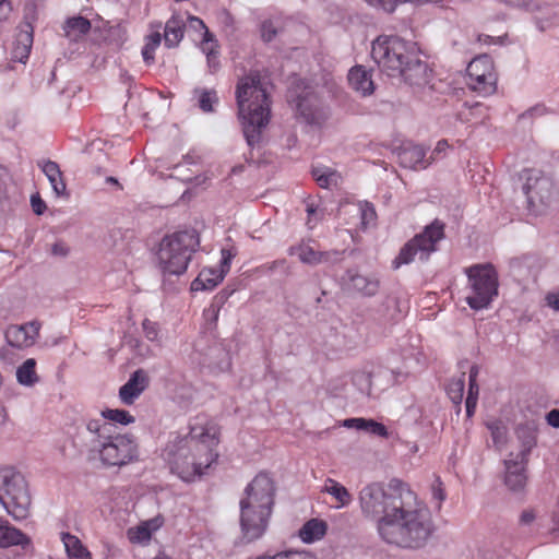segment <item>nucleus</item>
<instances>
[{"instance_id": "2eb2a0df", "label": "nucleus", "mask_w": 559, "mask_h": 559, "mask_svg": "<svg viewBox=\"0 0 559 559\" xmlns=\"http://www.w3.org/2000/svg\"><path fill=\"white\" fill-rule=\"evenodd\" d=\"M233 258L234 254L230 250L222 249L221 269H203L198 277L191 283V290H211L216 287L229 271Z\"/></svg>"}, {"instance_id": "39448f33", "label": "nucleus", "mask_w": 559, "mask_h": 559, "mask_svg": "<svg viewBox=\"0 0 559 559\" xmlns=\"http://www.w3.org/2000/svg\"><path fill=\"white\" fill-rule=\"evenodd\" d=\"M90 451L97 453L103 465L122 467L139 461V445L131 433H120L117 427L99 419L86 423Z\"/></svg>"}, {"instance_id": "dca6fc26", "label": "nucleus", "mask_w": 559, "mask_h": 559, "mask_svg": "<svg viewBox=\"0 0 559 559\" xmlns=\"http://www.w3.org/2000/svg\"><path fill=\"white\" fill-rule=\"evenodd\" d=\"M41 323L33 320L25 324H12L5 330V340L8 344L15 348H27L33 346L38 336Z\"/></svg>"}, {"instance_id": "0eeeda50", "label": "nucleus", "mask_w": 559, "mask_h": 559, "mask_svg": "<svg viewBox=\"0 0 559 559\" xmlns=\"http://www.w3.org/2000/svg\"><path fill=\"white\" fill-rule=\"evenodd\" d=\"M409 487L400 479H391L386 485L372 483L365 486L358 496L361 512L365 516L377 521L385 520L404 500Z\"/></svg>"}, {"instance_id": "ddd939ff", "label": "nucleus", "mask_w": 559, "mask_h": 559, "mask_svg": "<svg viewBox=\"0 0 559 559\" xmlns=\"http://www.w3.org/2000/svg\"><path fill=\"white\" fill-rule=\"evenodd\" d=\"M528 204L538 210L539 206L550 204L555 197V189L551 179L540 171L532 170L523 187Z\"/></svg>"}, {"instance_id": "6ab92c4d", "label": "nucleus", "mask_w": 559, "mask_h": 559, "mask_svg": "<svg viewBox=\"0 0 559 559\" xmlns=\"http://www.w3.org/2000/svg\"><path fill=\"white\" fill-rule=\"evenodd\" d=\"M527 459L518 457L514 453H510L504 460V484L511 491L519 492L524 489L527 481Z\"/></svg>"}, {"instance_id": "423d86ee", "label": "nucleus", "mask_w": 559, "mask_h": 559, "mask_svg": "<svg viewBox=\"0 0 559 559\" xmlns=\"http://www.w3.org/2000/svg\"><path fill=\"white\" fill-rule=\"evenodd\" d=\"M275 487L272 478L258 474L245 489L240 500V527L242 539L252 542L260 538L266 527L274 504Z\"/></svg>"}, {"instance_id": "c9c22d12", "label": "nucleus", "mask_w": 559, "mask_h": 559, "mask_svg": "<svg viewBox=\"0 0 559 559\" xmlns=\"http://www.w3.org/2000/svg\"><path fill=\"white\" fill-rule=\"evenodd\" d=\"M102 421L110 423L115 426V424H120L122 426H128L130 424H133L135 421V418L124 409H111L107 408L102 411Z\"/></svg>"}, {"instance_id": "4be33fe9", "label": "nucleus", "mask_w": 559, "mask_h": 559, "mask_svg": "<svg viewBox=\"0 0 559 559\" xmlns=\"http://www.w3.org/2000/svg\"><path fill=\"white\" fill-rule=\"evenodd\" d=\"M13 545L22 546L26 550V555L33 556L31 538L10 525L8 521L0 519V547L7 548Z\"/></svg>"}, {"instance_id": "e433bc0d", "label": "nucleus", "mask_w": 559, "mask_h": 559, "mask_svg": "<svg viewBox=\"0 0 559 559\" xmlns=\"http://www.w3.org/2000/svg\"><path fill=\"white\" fill-rule=\"evenodd\" d=\"M217 41L215 39L202 40L201 49L206 55L207 66L212 73L217 71L219 67Z\"/></svg>"}, {"instance_id": "72a5a7b5", "label": "nucleus", "mask_w": 559, "mask_h": 559, "mask_svg": "<svg viewBox=\"0 0 559 559\" xmlns=\"http://www.w3.org/2000/svg\"><path fill=\"white\" fill-rule=\"evenodd\" d=\"M17 382L25 386H32L39 381V377L36 373V360L34 358L26 359L16 369Z\"/></svg>"}, {"instance_id": "69168bd1", "label": "nucleus", "mask_w": 559, "mask_h": 559, "mask_svg": "<svg viewBox=\"0 0 559 559\" xmlns=\"http://www.w3.org/2000/svg\"><path fill=\"white\" fill-rule=\"evenodd\" d=\"M440 0H417L416 2H439Z\"/></svg>"}, {"instance_id": "c756f323", "label": "nucleus", "mask_w": 559, "mask_h": 559, "mask_svg": "<svg viewBox=\"0 0 559 559\" xmlns=\"http://www.w3.org/2000/svg\"><path fill=\"white\" fill-rule=\"evenodd\" d=\"M151 33L145 37V45L142 49V56L145 61V63L151 64L154 62V53L156 48L162 43V23L160 22H153L150 24Z\"/></svg>"}, {"instance_id": "412c9836", "label": "nucleus", "mask_w": 559, "mask_h": 559, "mask_svg": "<svg viewBox=\"0 0 559 559\" xmlns=\"http://www.w3.org/2000/svg\"><path fill=\"white\" fill-rule=\"evenodd\" d=\"M34 28L31 22L23 21L17 26V33L13 43V59L19 62H25L29 56L33 46Z\"/></svg>"}, {"instance_id": "20e7f679", "label": "nucleus", "mask_w": 559, "mask_h": 559, "mask_svg": "<svg viewBox=\"0 0 559 559\" xmlns=\"http://www.w3.org/2000/svg\"><path fill=\"white\" fill-rule=\"evenodd\" d=\"M238 115L249 146L261 141L262 130L270 121V99L258 71L241 78L236 86Z\"/></svg>"}, {"instance_id": "052dcab7", "label": "nucleus", "mask_w": 559, "mask_h": 559, "mask_svg": "<svg viewBox=\"0 0 559 559\" xmlns=\"http://www.w3.org/2000/svg\"><path fill=\"white\" fill-rule=\"evenodd\" d=\"M479 373V368L477 365H473L469 369V377H468V382H477V376Z\"/></svg>"}, {"instance_id": "79ce46f5", "label": "nucleus", "mask_w": 559, "mask_h": 559, "mask_svg": "<svg viewBox=\"0 0 559 559\" xmlns=\"http://www.w3.org/2000/svg\"><path fill=\"white\" fill-rule=\"evenodd\" d=\"M188 21H189V26L191 28L202 33V36H203L202 40L214 39L213 34L210 33L209 28L206 27V25L204 24V22L201 19H199L197 16H189Z\"/></svg>"}, {"instance_id": "4d7b16f0", "label": "nucleus", "mask_w": 559, "mask_h": 559, "mask_svg": "<svg viewBox=\"0 0 559 559\" xmlns=\"http://www.w3.org/2000/svg\"><path fill=\"white\" fill-rule=\"evenodd\" d=\"M547 423L555 427V428H558L559 427V409H551L547 416Z\"/></svg>"}, {"instance_id": "a878e982", "label": "nucleus", "mask_w": 559, "mask_h": 559, "mask_svg": "<svg viewBox=\"0 0 559 559\" xmlns=\"http://www.w3.org/2000/svg\"><path fill=\"white\" fill-rule=\"evenodd\" d=\"M163 523L162 516L143 521L139 525L128 530V538L131 543H146L151 539L152 534L162 527Z\"/></svg>"}, {"instance_id": "c03bdc74", "label": "nucleus", "mask_w": 559, "mask_h": 559, "mask_svg": "<svg viewBox=\"0 0 559 559\" xmlns=\"http://www.w3.org/2000/svg\"><path fill=\"white\" fill-rule=\"evenodd\" d=\"M366 432H369L374 436H380V437L388 436V430H386L385 426L380 423H377L372 419H368Z\"/></svg>"}, {"instance_id": "7ed1b4c3", "label": "nucleus", "mask_w": 559, "mask_h": 559, "mask_svg": "<svg viewBox=\"0 0 559 559\" xmlns=\"http://www.w3.org/2000/svg\"><path fill=\"white\" fill-rule=\"evenodd\" d=\"M433 528L430 511L412 490L405 493L396 510L385 520H380L378 525L383 540L407 549L423 547Z\"/></svg>"}, {"instance_id": "7c9ffc66", "label": "nucleus", "mask_w": 559, "mask_h": 559, "mask_svg": "<svg viewBox=\"0 0 559 559\" xmlns=\"http://www.w3.org/2000/svg\"><path fill=\"white\" fill-rule=\"evenodd\" d=\"M321 492L331 495L337 501L336 508L338 509L347 507L353 501V497L347 488L332 478H328L324 481Z\"/></svg>"}, {"instance_id": "f03ea898", "label": "nucleus", "mask_w": 559, "mask_h": 559, "mask_svg": "<svg viewBox=\"0 0 559 559\" xmlns=\"http://www.w3.org/2000/svg\"><path fill=\"white\" fill-rule=\"evenodd\" d=\"M371 58L381 73L402 79L406 84L424 87L431 81L432 70L419 57L414 41L396 35H380L371 45Z\"/></svg>"}, {"instance_id": "603ef678", "label": "nucleus", "mask_w": 559, "mask_h": 559, "mask_svg": "<svg viewBox=\"0 0 559 559\" xmlns=\"http://www.w3.org/2000/svg\"><path fill=\"white\" fill-rule=\"evenodd\" d=\"M361 218L364 224L373 221L376 218V211L373 206L366 204V206L361 210Z\"/></svg>"}, {"instance_id": "5701e85b", "label": "nucleus", "mask_w": 559, "mask_h": 559, "mask_svg": "<svg viewBox=\"0 0 559 559\" xmlns=\"http://www.w3.org/2000/svg\"><path fill=\"white\" fill-rule=\"evenodd\" d=\"M426 148L421 145L408 144L401 147L397 152L401 166L411 169L427 168L431 160L426 159Z\"/></svg>"}, {"instance_id": "37998d69", "label": "nucleus", "mask_w": 559, "mask_h": 559, "mask_svg": "<svg viewBox=\"0 0 559 559\" xmlns=\"http://www.w3.org/2000/svg\"><path fill=\"white\" fill-rule=\"evenodd\" d=\"M277 34V29L274 26L273 22L264 21L261 24V37L265 43H270L275 38Z\"/></svg>"}, {"instance_id": "0e129e2a", "label": "nucleus", "mask_w": 559, "mask_h": 559, "mask_svg": "<svg viewBox=\"0 0 559 559\" xmlns=\"http://www.w3.org/2000/svg\"><path fill=\"white\" fill-rule=\"evenodd\" d=\"M107 182L118 183L117 179L114 177H108Z\"/></svg>"}, {"instance_id": "4468645a", "label": "nucleus", "mask_w": 559, "mask_h": 559, "mask_svg": "<svg viewBox=\"0 0 559 559\" xmlns=\"http://www.w3.org/2000/svg\"><path fill=\"white\" fill-rule=\"evenodd\" d=\"M298 117L307 124L321 127L329 118V109L312 91H304L296 98Z\"/></svg>"}, {"instance_id": "9d476101", "label": "nucleus", "mask_w": 559, "mask_h": 559, "mask_svg": "<svg viewBox=\"0 0 559 559\" xmlns=\"http://www.w3.org/2000/svg\"><path fill=\"white\" fill-rule=\"evenodd\" d=\"M444 228L445 224L438 218L427 225L421 233L414 236L401 248L397 257L392 262L393 267L399 269L401 265L409 264L417 255L420 261H427L430 254L437 251L438 242L445 237Z\"/></svg>"}, {"instance_id": "6e6552de", "label": "nucleus", "mask_w": 559, "mask_h": 559, "mask_svg": "<svg viewBox=\"0 0 559 559\" xmlns=\"http://www.w3.org/2000/svg\"><path fill=\"white\" fill-rule=\"evenodd\" d=\"M199 245V234L194 228L178 230L166 235L162 239L157 252V261L160 271L169 275L183 274Z\"/></svg>"}, {"instance_id": "9b49d317", "label": "nucleus", "mask_w": 559, "mask_h": 559, "mask_svg": "<svg viewBox=\"0 0 559 559\" xmlns=\"http://www.w3.org/2000/svg\"><path fill=\"white\" fill-rule=\"evenodd\" d=\"M471 293L467 305L474 310L487 308L498 295V275L491 264H476L466 270Z\"/></svg>"}, {"instance_id": "473e14b6", "label": "nucleus", "mask_w": 559, "mask_h": 559, "mask_svg": "<svg viewBox=\"0 0 559 559\" xmlns=\"http://www.w3.org/2000/svg\"><path fill=\"white\" fill-rule=\"evenodd\" d=\"M326 523L322 520L311 519L299 530V537L305 543H312L324 536Z\"/></svg>"}, {"instance_id": "58836bf2", "label": "nucleus", "mask_w": 559, "mask_h": 559, "mask_svg": "<svg viewBox=\"0 0 559 559\" xmlns=\"http://www.w3.org/2000/svg\"><path fill=\"white\" fill-rule=\"evenodd\" d=\"M490 431L493 444L497 448H502L507 442V427L500 420H492L487 424Z\"/></svg>"}, {"instance_id": "f704fd0d", "label": "nucleus", "mask_w": 559, "mask_h": 559, "mask_svg": "<svg viewBox=\"0 0 559 559\" xmlns=\"http://www.w3.org/2000/svg\"><path fill=\"white\" fill-rule=\"evenodd\" d=\"M312 177L317 183L324 189L336 187L341 181V175L329 167L313 168Z\"/></svg>"}, {"instance_id": "aec40b11", "label": "nucleus", "mask_w": 559, "mask_h": 559, "mask_svg": "<svg viewBox=\"0 0 559 559\" xmlns=\"http://www.w3.org/2000/svg\"><path fill=\"white\" fill-rule=\"evenodd\" d=\"M150 378L143 369L135 370L120 388L119 399L124 405H132L148 386Z\"/></svg>"}, {"instance_id": "f3484780", "label": "nucleus", "mask_w": 559, "mask_h": 559, "mask_svg": "<svg viewBox=\"0 0 559 559\" xmlns=\"http://www.w3.org/2000/svg\"><path fill=\"white\" fill-rule=\"evenodd\" d=\"M343 286L346 290L357 293L361 296H374L380 286L379 278L374 275L361 274L358 270L349 269L342 276Z\"/></svg>"}, {"instance_id": "5fc2aeb1", "label": "nucleus", "mask_w": 559, "mask_h": 559, "mask_svg": "<svg viewBox=\"0 0 559 559\" xmlns=\"http://www.w3.org/2000/svg\"><path fill=\"white\" fill-rule=\"evenodd\" d=\"M11 10H12V5L9 0H0V22L8 17Z\"/></svg>"}, {"instance_id": "8fccbe9b", "label": "nucleus", "mask_w": 559, "mask_h": 559, "mask_svg": "<svg viewBox=\"0 0 559 559\" xmlns=\"http://www.w3.org/2000/svg\"><path fill=\"white\" fill-rule=\"evenodd\" d=\"M218 313L219 307L215 304H212L209 308L204 310L203 314L206 321H209L210 323H215L218 319Z\"/></svg>"}, {"instance_id": "ea45409f", "label": "nucleus", "mask_w": 559, "mask_h": 559, "mask_svg": "<svg viewBox=\"0 0 559 559\" xmlns=\"http://www.w3.org/2000/svg\"><path fill=\"white\" fill-rule=\"evenodd\" d=\"M195 93H199V107L204 112H212L213 105L218 102L216 92L214 90H197Z\"/></svg>"}, {"instance_id": "680f3d73", "label": "nucleus", "mask_w": 559, "mask_h": 559, "mask_svg": "<svg viewBox=\"0 0 559 559\" xmlns=\"http://www.w3.org/2000/svg\"><path fill=\"white\" fill-rule=\"evenodd\" d=\"M479 41H483V36L478 37ZM491 41V37L489 35L484 36V43L488 44Z\"/></svg>"}, {"instance_id": "a211bd4d", "label": "nucleus", "mask_w": 559, "mask_h": 559, "mask_svg": "<svg viewBox=\"0 0 559 559\" xmlns=\"http://www.w3.org/2000/svg\"><path fill=\"white\" fill-rule=\"evenodd\" d=\"M290 255H297L299 261L311 266L321 263H337L342 260L343 252L337 250L318 251L309 243L301 242L289 248Z\"/></svg>"}, {"instance_id": "1a4fd4ad", "label": "nucleus", "mask_w": 559, "mask_h": 559, "mask_svg": "<svg viewBox=\"0 0 559 559\" xmlns=\"http://www.w3.org/2000/svg\"><path fill=\"white\" fill-rule=\"evenodd\" d=\"M0 503L15 521L28 518L32 503L28 484L14 467L0 468Z\"/></svg>"}, {"instance_id": "a18cd8bd", "label": "nucleus", "mask_w": 559, "mask_h": 559, "mask_svg": "<svg viewBox=\"0 0 559 559\" xmlns=\"http://www.w3.org/2000/svg\"><path fill=\"white\" fill-rule=\"evenodd\" d=\"M145 337L152 342L157 340L158 329L156 323L145 319L142 323Z\"/></svg>"}, {"instance_id": "bf43d9fd", "label": "nucleus", "mask_w": 559, "mask_h": 559, "mask_svg": "<svg viewBox=\"0 0 559 559\" xmlns=\"http://www.w3.org/2000/svg\"><path fill=\"white\" fill-rule=\"evenodd\" d=\"M52 254L55 255H67L68 249L63 243H55L51 249Z\"/></svg>"}, {"instance_id": "de8ad7c7", "label": "nucleus", "mask_w": 559, "mask_h": 559, "mask_svg": "<svg viewBox=\"0 0 559 559\" xmlns=\"http://www.w3.org/2000/svg\"><path fill=\"white\" fill-rule=\"evenodd\" d=\"M368 419L365 418H349L344 421V426L348 428H356L357 430L366 431Z\"/></svg>"}, {"instance_id": "f257e3e1", "label": "nucleus", "mask_w": 559, "mask_h": 559, "mask_svg": "<svg viewBox=\"0 0 559 559\" xmlns=\"http://www.w3.org/2000/svg\"><path fill=\"white\" fill-rule=\"evenodd\" d=\"M219 428L213 421L195 423L185 437L170 439L163 451L173 473L185 481L201 476L216 462Z\"/></svg>"}, {"instance_id": "f8f14e48", "label": "nucleus", "mask_w": 559, "mask_h": 559, "mask_svg": "<svg viewBox=\"0 0 559 559\" xmlns=\"http://www.w3.org/2000/svg\"><path fill=\"white\" fill-rule=\"evenodd\" d=\"M467 85L480 96L492 95L497 90L498 76L491 58L480 55L467 66Z\"/></svg>"}, {"instance_id": "6e6d98bb", "label": "nucleus", "mask_w": 559, "mask_h": 559, "mask_svg": "<svg viewBox=\"0 0 559 559\" xmlns=\"http://www.w3.org/2000/svg\"><path fill=\"white\" fill-rule=\"evenodd\" d=\"M299 554H300L299 551L289 549V550H286L283 552H278L274 556H269V555L259 556L255 559H282L283 557H289V556L299 555Z\"/></svg>"}, {"instance_id": "09e8293b", "label": "nucleus", "mask_w": 559, "mask_h": 559, "mask_svg": "<svg viewBox=\"0 0 559 559\" xmlns=\"http://www.w3.org/2000/svg\"><path fill=\"white\" fill-rule=\"evenodd\" d=\"M432 497L441 503L445 499V493L442 488V481L439 477L436 478L435 483L432 484Z\"/></svg>"}, {"instance_id": "cd10ccee", "label": "nucleus", "mask_w": 559, "mask_h": 559, "mask_svg": "<svg viewBox=\"0 0 559 559\" xmlns=\"http://www.w3.org/2000/svg\"><path fill=\"white\" fill-rule=\"evenodd\" d=\"M91 22L83 16H73L63 24L64 36L70 41H79L91 31Z\"/></svg>"}, {"instance_id": "e2e57ef3", "label": "nucleus", "mask_w": 559, "mask_h": 559, "mask_svg": "<svg viewBox=\"0 0 559 559\" xmlns=\"http://www.w3.org/2000/svg\"><path fill=\"white\" fill-rule=\"evenodd\" d=\"M307 212H308L309 216H310V215H312V214L314 213V209L312 207V205H309V206L307 207Z\"/></svg>"}, {"instance_id": "2f4dec72", "label": "nucleus", "mask_w": 559, "mask_h": 559, "mask_svg": "<svg viewBox=\"0 0 559 559\" xmlns=\"http://www.w3.org/2000/svg\"><path fill=\"white\" fill-rule=\"evenodd\" d=\"M61 542L69 559H87L91 554L82 542L70 533H61Z\"/></svg>"}, {"instance_id": "3c124183", "label": "nucleus", "mask_w": 559, "mask_h": 559, "mask_svg": "<svg viewBox=\"0 0 559 559\" xmlns=\"http://www.w3.org/2000/svg\"><path fill=\"white\" fill-rule=\"evenodd\" d=\"M535 520H536V512L533 509H526L520 515V522L524 526H530Z\"/></svg>"}, {"instance_id": "393cba45", "label": "nucleus", "mask_w": 559, "mask_h": 559, "mask_svg": "<svg viewBox=\"0 0 559 559\" xmlns=\"http://www.w3.org/2000/svg\"><path fill=\"white\" fill-rule=\"evenodd\" d=\"M348 83L350 87L362 96H369L374 91V83L371 73L362 66H355L348 72Z\"/></svg>"}, {"instance_id": "49530a36", "label": "nucleus", "mask_w": 559, "mask_h": 559, "mask_svg": "<svg viewBox=\"0 0 559 559\" xmlns=\"http://www.w3.org/2000/svg\"><path fill=\"white\" fill-rule=\"evenodd\" d=\"M31 205L35 214L41 215L46 210V204L38 193L31 197Z\"/></svg>"}, {"instance_id": "c85d7f7f", "label": "nucleus", "mask_w": 559, "mask_h": 559, "mask_svg": "<svg viewBox=\"0 0 559 559\" xmlns=\"http://www.w3.org/2000/svg\"><path fill=\"white\" fill-rule=\"evenodd\" d=\"M185 22L179 16H171L164 27V43L168 48H174L179 45L183 38Z\"/></svg>"}, {"instance_id": "a19ab883", "label": "nucleus", "mask_w": 559, "mask_h": 559, "mask_svg": "<svg viewBox=\"0 0 559 559\" xmlns=\"http://www.w3.org/2000/svg\"><path fill=\"white\" fill-rule=\"evenodd\" d=\"M479 394V386L478 383L475 382H468V393L465 401V407H466V415L467 417H472L475 413V408L477 405Z\"/></svg>"}, {"instance_id": "4c0bfd02", "label": "nucleus", "mask_w": 559, "mask_h": 559, "mask_svg": "<svg viewBox=\"0 0 559 559\" xmlns=\"http://www.w3.org/2000/svg\"><path fill=\"white\" fill-rule=\"evenodd\" d=\"M464 386H465V373L464 372L459 378L451 379L447 385V393H448L450 400L456 405H460L462 403L463 394H464Z\"/></svg>"}, {"instance_id": "864d4df0", "label": "nucleus", "mask_w": 559, "mask_h": 559, "mask_svg": "<svg viewBox=\"0 0 559 559\" xmlns=\"http://www.w3.org/2000/svg\"><path fill=\"white\" fill-rule=\"evenodd\" d=\"M545 300L548 307L556 311H559V293L547 294Z\"/></svg>"}, {"instance_id": "bb28decb", "label": "nucleus", "mask_w": 559, "mask_h": 559, "mask_svg": "<svg viewBox=\"0 0 559 559\" xmlns=\"http://www.w3.org/2000/svg\"><path fill=\"white\" fill-rule=\"evenodd\" d=\"M515 432L521 445V450L514 455H518V457H524L528 460V455L532 449L537 443V428L532 423H525L519 425Z\"/></svg>"}, {"instance_id": "13d9d810", "label": "nucleus", "mask_w": 559, "mask_h": 559, "mask_svg": "<svg viewBox=\"0 0 559 559\" xmlns=\"http://www.w3.org/2000/svg\"><path fill=\"white\" fill-rule=\"evenodd\" d=\"M448 147H449V144H448L447 140H440L437 143L430 158L435 159L436 156L440 155L441 153H444Z\"/></svg>"}, {"instance_id": "b1692460", "label": "nucleus", "mask_w": 559, "mask_h": 559, "mask_svg": "<svg viewBox=\"0 0 559 559\" xmlns=\"http://www.w3.org/2000/svg\"><path fill=\"white\" fill-rule=\"evenodd\" d=\"M37 165L50 182L55 194L57 197H68L67 185L59 165L50 159L39 160Z\"/></svg>"}]
</instances>
